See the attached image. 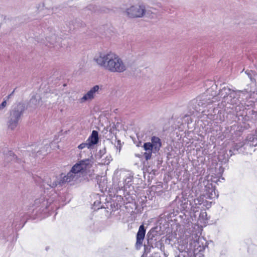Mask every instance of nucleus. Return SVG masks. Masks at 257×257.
<instances>
[{"mask_svg": "<svg viewBox=\"0 0 257 257\" xmlns=\"http://www.w3.org/2000/svg\"><path fill=\"white\" fill-rule=\"evenodd\" d=\"M200 205H196L195 203L190 206L191 210L194 213V216L196 217L199 213Z\"/></svg>", "mask_w": 257, "mask_h": 257, "instance_id": "33", "label": "nucleus"}, {"mask_svg": "<svg viewBox=\"0 0 257 257\" xmlns=\"http://www.w3.org/2000/svg\"><path fill=\"white\" fill-rule=\"evenodd\" d=\"M199 217L198 220L201 223H206L208 220L207 218V212L205 210H201V211L198 213Z\"/></svg>", "mask_w": 257, "mask_h": 257, "instance_id": "29", "label": "nucleus"}, {"mask_svg": "<svg viewBox=\"0 0 257 257\" xmlns=\"http://www.w3.org/2000/svg\"><path fill=\"white\" fill-rule=\"evenodd\" d=\"M24 215H21L20 217L16 216L14 220L12 225L16 229H20L24 226L26 221H24Z\"/></svg>", "mask_w": 257, "mask_h": 257, "instance_id": "26", "label": "nucleus"}, {"mask_svg": "<svg viewBox=\"0 0 257 257\" xmlns=\"http://www.w3.org/2000/svg\"><path fill=\"white\" fill-rule=\"evenodd\" d=\"M114 146L116 147V149L118 150L119 152H120L121 146V141L119 140H117L116 137L115 139Z\"/></svg>", "mask_w": 257, "mask_h": 257, "instance_id": "36", "label": "nucleus"}, {"mask_svg": "<svg viewBox=\"0 0 257 257\" xmlns=\"http://www.w3.org/2000/svg\"><path fill=\"white\" fill-rule=\"evenodd\" d=\"M7 105V100H4L0 105V110L3 109Z\"/></svg>", "mask_w": 257, "mask_h": 257, "instance_id": "41", "label": "nucleus"}, {"mask_svg": "<svg viewBox=\"0 0 257 257\" xmlns=\"http://www.w3.org/2000/svg\"><path fill=\"white\" fill-rule=\"evenodd\" d=\"M6 159L8 162L13 161L19 164L18 168H24V162L20 159H19L17 156L11 151H9L5 155Z\"/></svg>", "mask_w": 257, "mask_h": 257, "instance_id": "20", "label": "nucleus"}, {"mask_svg": "<svg viewBox=\"0 0 257 257\" xmlns=\"http://www.w3.org/2000/svg\"><path fill=\"white\" fill-rule=\"evenodd\" d=\"M113 206H114V208H115V204H114V203H113Z\"/></svg>", "mask_w": 257, "mask_h": 257, "instance_id": "50", "label": "nucleus"}, {"mask_svg": "<svg viewBox=\"0 0 257 257\" xmlns=\"http://www.w3.org/2000/svg\"><path fill=\"white\" fill-rule=\"evenodd\" d=\"M197 98L199 102H202V103L203 108L211 104L213 102L217 100V97L211 96V94H209L206 92H204L197 96Z\"/></svg>", "mask_w": 257, "mask_h": 257, "instance_id": "13", "label": "nucleus"}, {"mask_svg": "<svg viewBox=\"0 0 257 257\" xmlns=\"http://www.w3.org/2000/svg\"><path fill=\"white\" fill-rule=\"evenodd\" d=\"M204 190L205 192L204 196H206V198L213 199L218 196V194L216 193L215 186L208 181L205 185Z\"/></svg>", "mask_w": 257, "mask_h": 257, "instance_id": "17", "label": "nucleus"}, {"mask_svg": "<svg viewBox=\"0 0 257 257\" xmlns=\"http://www.w3.org/2000/svg\"><path fill=\"white\" fill-rule=\"evenodd\" d=\"M152 247H151L148 243L147 244H144V252L146 254H148L151 251V249Z\"/></svg>", "mask_w": 257, "mask_h": 257, "instance_id": "39", "label": "nucleus"}, {"mask_svg": "<svg viewBox=\"0 0 257 257\" xmlns=\"http://www.w3.org/2000/svg\"><path fill=\"white\" fill-rule=\"evenodd\" d=\"M95 6H93V5H89L88 7H87V9L88 10H90V11H91L92 12H96V10H95Z\"/></svg>", "mask_w": 257, "mask_h": 257, "instance_id": "42", "label": "nucleus"}, {"mask_svg": "<svg viewBox=\"0 0 257 257\" xmlns=\"http://www.w3.org/2000/svg\"><path fill=\"white\" fill-rule=\"evenodd\" d=\"M191 205V203L187 198L183 196L177 197L169 207V213L167 215L171 217L177 215V213L179 212L183 213L184 211H188Z\"/></svg>", "mask_w": 257, "mask_h": 257, "instance_id": "5", "label": "nucleus"}, {"mask_svg": "<svg viewBox=\"0 0 257 257\" xmlns=\"http://www.w3.org/2000/svg\"><path fill=\"white\" fill-rule=\"evenodd\" d=\"M151 146L154 149L155 152H159L162 146V142L161 139L157 137L153 136L151 138V142H150Z\"/></svg>", "mask_w": 257, "mask_h": 257, "instance_id": "24", "label": "nucleus"}, {"mask_svg": "<svg viewBox=\"0 0 257 257\" xmlns=\"http://www.w3.org/2000/svg\"><path fill=\"white\" fill-rule=\"evenodd\" d=\"M164 257H167V256H166V253H164Z\"/></svg>", "mask_w": 257, "mask_h": 257, "instance_id": "49", "label": "nucleus"}, {"mask_svg": "<svg viewBox=\"0 0 257 257\" xmlns=\"http://www.w3.org/2000/svg\"><path fill=\"white\" fill-rule=\"evenodd\" d=\"M244 144V148L246 149L250 147H256L257 146V138L252 135L248 136Z\"/></svg>", "mask_w": 257, "mask_h": 257, "instance_id": "25", "label": "nucleus"}, {"mask_svg": "<svg viewBox=\"0 0 257 257\" xmlns=\"http://www.w3.org/2000/svg\"><path fill=\"white\" fill-rule=\"evenodd\" d=\"M143 147L144 150L146 151L143 154V156L147 161L151 158L152 153L156 154L158 153L154 151V149L152 148V146H151L150 142L145 143Z\"/></svg>", "mask_w": 257, "mask_h": 257, "instance_id": "22", "label": "nucleus"}, {"mask_svg": "<svg viewBox=\"0 0 257 257\" xmlns=\"http://www.w3.org/2000/svg\"><path fill=\"white\" fill-rule=\"evenodd\" d=\"M51 195L44 191V194L35 199L32 208H29L27 215L31 217H43L51 215L53 212L58 209L61 205L62 197L59 195L53 190ZM62 205H64L62 204Z\"/></svg>", "mask_w": 257, "mask_h": 257, "instance_id": "2", "label": "nucleus"}, {"mask_svg": "<svg viewBox=\"0 0 257 257\" xmlns=\"http://www.w3.org/2000/svg\"><path fill=\"white\" fill-rule=\"evenodd\" d=\"M212 181L213 182L217 183L218 181H219V179H216V178H211Z\"/></svg>", "mask_w": 257, "mask_h": 257, "instance_id": "45", "label": "nucleus"}, {"mask_svg": "<svg viewBox=\"0 0 257 257\" xmlns=\"http://www.w3.org/2000/svg\"><path fill=\"white\" fill-rule=\"evenodd\" d=\"M85 147H87V148H88V144L87 142L86 143H83L80 144L78 146V148L80 150H81V149H84Z\"/></svg>", "mask_w": 257, "mask_h": 257, "instance_id": "40", "label": "nucleus"}, {"mask_svg": "<svg viewBox=\"0 0 257 257\" xmlns=\"http://www.w3.org/2000/svg\"><path fill=\"white\" fill-rule=\"evenodd\" d=\"M244 146V144L242 142L233 143L229 151V156L243 153L244 150L246 149Z\"/></svg>", "mask_w": 257, "mask_h": 257, "instance_id": "19", "label": "nucleus"}, {"mask_svg": "<svg viewBox=\"0 0 257 257\" xmlns=\"http://www.w3.org/2000/svg\"><path fill=\"white\" fill-rule=\"evenodd\" d=\"M152 248H159L161 251H164L165 247L161 240H157V242H153L152 244H149Z\"/></svg>", "mask_w": 257, "mask_h": 257, "instance_id": "31", "label": "nucleus"}, {"mask_svg": "<svg viewBox=\"0 0 257 257\" xmlns=\"http://www.w3.org/2000/svg\"><path fill=\"white\" fill-rule=\"evenodd\" d=\"M226 104H227V103H224V104L225 105L224 106V107H225V106H226ZM221 105V106H220V107H221V106H222L223 107V106L222 105V103L221 104V105Z\"/></svg>", "mask_w": 257, "mask_h": 257, "instance_id": "46", "label": "nucleus"}, {"mask_svg": "<svg viewBox=\"0 0 257 257\" xmlns=\"http://www.w3.org/2000/svg\"><path fill=\"white\" fill-rule=\"evenodd\" d=\"M229 154L225 153L224 151L220 152L218 155V159L220 163H217L215 168V172L217 177H220L222 176L224 168L222 167V163H226L229 159Z\"/></svg>", "mask_w": 257, "mask_h": 257, "instance_id": "11", "label": "nucleus"}, {"mask_svg": "<svg viewBox=\"0 0 257 257\" xmlns=\"http://www.w3.org/2000/svg\"><path fill=\"white\" fill-rule=\"evenodd\" d=\"M15 89L12 92L11 94H10L8 96H7V98L8 99H9V98H10L12 96H13L14 95V93L15 92Z\"/></svg>", "mask_w": 257, "mask_h": 257, "instance_id": "44", "label": "nucleus"}, {"mask_svg": "<svg viewBox=\"0 0 257 257\" xmlns=\"http://www.w3.org/2000/svg\"><path fill=\"white\" fill-rule=\"evenodd\" d=\"M99 199L94 201L93 208L94 210H98L100 208H108V204L110 203V205L112 208V204L111 202H109L107 201V198L104 196L99 197Z\"/></svg>", "mask_w": 257, "mask_h": 257, "instance_id": "15", "label": "nucleus"}, {"mask_svg": "<svg viewBox=\"0 0 257 257\" xmlns=\"http://www.w3.org/2000/svg\"><path fill=\"white\" fill-rule=\"evenodd\" d=\"M93 60L99 67L110 72L122 73L127 69L126 65L119 56L111 52L100 53Z\"/></svg>", "mask_w": 257, "mask_h": 257, "instance_id": "3", "label": "nucleus"}, {"mask_svg": "<svg viewBox=\"0 0 257 257\" xmlns=\"http://www.w3.org/2000/svg\"><path fill=\"white\" fill-rule=\"evenodd\" d=\"M98 133L97 131L93 130L86 141L88 144V149L91 148L92 147L98 144Z\"/></svg>", "mask_w": 257, "mask_h": 257, "instance_id": "21", "label": "nucleus"}, {"mask_svg": "<svg viewBox=\"0 0 257 257\" xmlns=\"http://www.w3.org/2000/svg\"><path fill=\"white\" fill-rule=\"evenodd\" d=\"M133 180V177L132 176H130V177L126 178L125 179V180H124L123 187L125 188H126L127 187L129 188L132 184Z\"/></svg>", "mask_w": 257, "mask_h": 257, "instance_id": "34", "label": "nucleus"}, {"mask_svg": "<svg viewBox=\"0 0 257 257\" xmlns=\"http://www.w3.org/2000/svg\"><path fill=\"white\" fill-rule=\"evenodd\" d=\"M201 102H199L197 97L191 100L188 105V108L190 114H193L195 112H201L203 115H206L207 112L204 109L202 106V103Z\"/></svg>", "mask_w": 257, "mask_h": 257, "instance_id": "12", "label": "nucleus"}, {"mask_svg": "<svg viewBox=\"0 0 257 257\" xmlns=\"http://www.w3.org/2000/svg\"><path fill=\"white\" fill-rule=\"evenodd\" d=\"M146 229L144 225L141 224L139 228V230L137 233L136 235V248L137 249H139L143 245V242L145 237Z\"/></svg>", "mask_w": 257, "mask_h": 257, "instance_id": "14", "label": "nucleus"}, {"mask_svg": "<svg viewBox=\"0 0 257 257\" xmlns=\"http://www.w3.org/2000/svg\"><path fill=\"white\" fill-rule=\"evenodd\" d=\"M157 240H161V237H158V238L154 237V238H152L151 239L150 238H147L148 244H152V243H153V242H157Z\"/></svg>", "mask_w": 257, "mask_h": 257, "instance_id": "37", "label": "nucleus"}, {"mask_svg": "<svg viewBox=\"0 0 257 257\" xmlns=\"http://www.w3.org/2000/svg\"><path fill=\"white\" fill-rule=\"evenodd\" d=\"M208 243L203 237H199L197 240L190 239L186 244L178 247L179 252L175 257H204L202 251L208 247Z\"/></svg>", "mask_w": 257, "mask_h": 257, "instance_id": "4", "label": "nucleus"}, {"mask_svg": "<svg viewBox=\"0 0 257 257\" xmlns=\"http://www.w3.org/2000/svg\"><path fill=\"white\" fill-rule=\"evenodd\" d=\"M89 165V160L85 159L81 160L76 163L71 168V170L66 176V180L68 182L73 181L75 176L79 173H83L86 171L87 166Z\"/></svg>", "mask_w": 257, "mask_h": 257, "instance_id": "7", "label": "nucleus"}, {"mask_svg": "<svg viewBox=\"0 0 257 257\" xmlns=\"http://www.w3.org/2000/svg\"><path fill=\"white\" fill-rule=\"evenodd\" d=\"M194 203L196 205L201 206V208L206 207L207 209L211 207L212 202H209L204 199V196H200L194 200Z\"/></svg>", "mask_w": 257, "mask_h": 257, "instance_id": "23", "label": "nucleus"}, {"mask_svg": "<svg viewBox=\"0 0 257 257\" xmlns=\"http://www.w3.org/2000/svg\"><path fill=\"white\" fill-rule=\"evenodd\" d=\"M40 98H37L36 96L34 95L30 100L29 105L30 106L35 108L39 104Z\"/></svg>", "mask_w": 257, "mask_h": 257, "instance_id": "30", "label": "nucleus"}, {"mask_svg": "<svg viewBox=\"0 0 257 257\" xmlns=\"http://www.w3.org/2000/svg\"><path fill=\"white\" fill-rule=\"evenodd\" d=\"M25 110V105L23 103H19L10 110V115L8 121V126L10 129L14 130L16 128Z\"/></svg>", "mask_w": 257, "mask_h": 257, "instance_id": "6", "label": "nucleus"}, {"mask_svg": "<svg viewBox=\"0 0 257 257\" xmlns=\"http://www.w3.org/2000/svg\"><path fill=\"white\" fill-rule=\"evenodd\" d=\"M100 156L104 155L105 153V149H103V150H100L99 152Z\"/></svg>", "mask_w": 257, "mask_h": 257, "instance_id": "43", "label": "nucleus"}, {"mask_svg": "<svg viewBox=\"0 0 257 257\" xmlns=\"http://www.w3.org/2000/svg\"><path fill=\"white\" fill-rule=\"evenodd\" d=\"M206 114L207 117L215 121V123H221L225 120L224 112L219 110L218 108H213L211 110H208Z\"/></svg>", "mask_w": 257, "mask_h": 257, "instance_id": "8", "label": "nucleus"}, {"mask_svg": "<svg viewBox=\"0 0 257 257\" xmlns=\"http://www.w3.org/2000/svg\"><path fill=\"white\" fill-rule=\"evenodd\" d=\"M98 85H95L90 89L79 101L80 103H83L88 100H92L94 97L95 93L99 90Z\"/></svg>", "mask_w": 257, "mask_h": 257, "instance_id": "18", "label": "nucleus"}, {"mask_svg": "<svg viewBox=\"0 0 257 257\" xmlns=\"http://www.w3.org/2000/svg\"><path fill=\"white\" fill-rule=\"evenodd\" d=\"M247 87L243 90L235 91L227 86H224L220 88L219 91H217V99L219 97L222 98V104L223 106L225 105L224 103L233 105L239 102V104L235 107L236 114L228 113L226 116V119L230 117L235 120L237 118L238 121L245 123V121L249 120V115H257V111L247 110L243 103L241 102L242 101H243L244 99H246L250 97L252 93H254V91H252L248 86Z\"/></svg>", "mask_w": 257, "mask_h": 257, "instance_id": "1", "label": "nucleus"}, {"mask_svg": "<svg viewBox=\"0 0 257 257\" xmlns=\"http://www.w3.org/2000/svg\"><path fill=\"white\" fill-rule=\"evenodd\" d=\"M117 197H118L120 199H122V198L121 197V196H117Z\"/></svg>", "mask_w": 257, "mask_h": 257, "instance_id": "47", "label": "nucleus"}, {"mask_svg": "<svg viewBox=\"0 0 257 257\" xmlns=\"http://www.w3.org/2000/svg\"><path fill=\"white\" fill-rule=\"evenodd\" d=\"M96 179L100 190H106L107 188V180L105 177L104 176H98L96 177Z\"/></svg>", "mask_w": 257, "mask_h": 257, "instance_id": "28", "label": "nucleus"}, {"mask_svg": "<svg viewBox=\"0 0 257 257\" xmlns=\"http://www.w3.org/2000/svg\"><path fill=\"white\" fill-rule=\"evenodd\" d=\"M46 40L50 43V45H48L49 47H56L57 46L56 36L55 35H52L51 38H46Z\"/></svg>", "mask_w": 257, "mask_h": 257, "instance_id": "32", "label": "nucleus"}, {"mask_svg": "<svg viewBox=\"0 0 257 257\" xmlns=\"http://www.w3.org/2000/svg\"><path fill=\"white\" fill-rule=\"evenodd\" d=\"M161 233H160V228L158 226L151 228L147 234V238L161 237Z\"/></svg>", "mask_w": 257, "mask_h": 257, "instance_id": "27", "label": "nucleus"}, {"mask_svg": "<svg viewBox=\"0 0 257 257\" xmlns=\"http://www.w3.org/2000/svg\"><path fill=\"white\" fill-rule=\"evenodd\" d=\"M47 185L51 188L54 189L56 187L59 186H62L68 181L66 180V176L63 173H61L59 176H53L52 177L46 180Z\"/></svg>", "mask_w": 257, "mask_h": 257, "instance_id": "9", "label": "nucleus"}, {"mask_svg": "<svg viewBox=\"0 0 257 257\" xmlns=\"http://www.w3.org/2000/svg\"><path fill=\"white\" fill-rule=\"evenodd\" d=\"M146 12L144 5L133 6L126 11L127 15L130 18H141Z\"/></svg>", "mask_w": 257, "mask_h": 257, "instance_id": "10", "label": "nucleus"}, {"mask_svg": "<svg viewBox=\"0 0 257 257\" xmlns=\"http://www.w3.org/2000/svg\"><path fill=\"white\" fill-rule=\"evenodd\" d=\"M34 179L35 182L38 184L40 185L42 187V183L43 182L42 178L40 177L37 176L36 177H34Z\"/></svg>", "mask_w": 257, "mask_h": 257, "instance_id": "38", "label": "nucleus"}, {"mask_svg": "<svg viewBox=\"0 0 257 257\" xmlns=\"http://www.w3.org/2000/svg\"><path fill=\"white\" fill-rule=\"evenodd\" d=\"M245 73L247 74V75L250 78V80L252 82H254V83L256 82L255 79L254 78L255 75L254 74V73L253 71H252L251 70H250V71L246 70L245 71Z\"/></svg>", "mask_w": 257, "mask_h": 257, "instance_id": "35", "label": "nucleus"}, {"mask_svg": "<svg viewBox=\"0 0 257 257\" xmlns=\"http://www.w3.org/2000/svg\"><path fill=\"white\" fill-rule=\"evenodd\" d=\"M43 185L44 186V188H45V184H43Z\"/></svg>", "mask_w": 257, "mask_h": 257, "instance_id": "51", "label": "nucleus"}, {"mask_svg": "<svg viewBox=\"0 0 257 257\" xmlns=\"http://www.w3.org/2000/svg\"><path fill=\"white\" fill-rule=\"evenodd\" d=\"M116 209H117V208H118V204H116Z\"/></svg>", "mask_w": 257, "mask_h": 257, "instance_id": "48", "label": "nucleus"}, {"mask_svg": "<svg viewBox=\"0 0 257 257\" xmlns=\"http://www.w3.org/2000/svg\"><path fill=\"white\" fill-rule=\"evenodd\" d=\"M204 86L207 93L211 94V96L217 97V85L215 81L211 80H207L204 82Z\"/></svg>", "mask_w": 257, "mask_h": 257, "instance_id": "16", "label": "nucleus"}]
</instances>
